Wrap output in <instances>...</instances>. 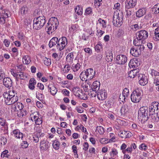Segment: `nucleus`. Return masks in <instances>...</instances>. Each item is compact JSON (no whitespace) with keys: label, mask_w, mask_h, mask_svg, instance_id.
Returning <instances> with one entry per match:
<instances>
[{"label":"nucleus","mask_w":159,"mask_h":159,"mask_svg":"<svg viewBox=\"0 0 159 159\" xmlns=\"http://www.w3.org/2000/svg\"><path fill=\"white\" fill-rule=\"evenodd\" d=\"M58 23V20L55 17H52L49 19L48 23V25L46 28L48 34H52L57 29Z\"/></svg>","instance_id":"1"},{"label":"nucleus","mask_w":159,"mask_h":159,"mask_svg":"<svg viewBox=\"0 0 159 159\" xmlns=\"http://www.w3.org/2000/svg\"><path fill=\"white\" fill-rule=\"evenodd\" d=\"M148 108L146 107H141L138 112V118L142 123H144L148 119Z\"/></svg>","instance_id":"2"},{"label":"nucleus","mask_w":159,"mask_h":159,"mask_svg":"<svg viewBox=\"0 0 159 159\" xmlns=\"http://www.w3.org/2000/svg\"><path fill=\"white\" fill-rule=\"evenodd\" d=\"M148 34L145 30H142L138 31L135 34V37L134 40L135 44L140 43V42H143L147 38Z\"/></svg>","instance_id":"3"},{"label":"nucleus","mask_w":159,"mask_h":159,"mask_svg":"<svg viewBox=\"0 0 159 159\" xmlns=\"http://www.w3.org/2000/svg\"><path fill=\"white\" fill-rule=\"evenodd\" d=\"M123 15L121 11H115L113 17V23L116 26H120L122 24Z\"/></svg>","instance_id":"4"},{"label":"nucleus","mask_w":159,"mask_h":159,"mask_svg":"<svg viewBox=\"0 0 159 159\" xmlns=\"http://www.w3.org/2000/svg\"><path fill=\"white\" fill-rule=\"evenodd\" d=\"M45 23V18L44 16L35 18L33 20V28L36 30H40L44 26Z\"/></svg>","instance_id":"5"},{"label":"nucleus","mask_w":159,"mask_h":159,"mask_svg":"<svg viewBox=\"0 0 159 159\" xmlns=\"http://www.w3.org/2000/svg\"><path fill=\"white\" fill-rule=\"evenodd\" d=\"M141 98V91L139 89L134 91L131 95V99L134 103L139 102Z\"/></svg>","instance_id":"6"},{"label":"nucleus","mask_w":159,"mask_h":159,"mask_svg":"<svg viewBox=\"0 0 159 159\" xmlns=\"http://www.w3.org/2000/svg\"><path fill=\"white\" fill-rule=\"evenodd\" d=\"M3 97L5 99V103L8 105L15 103L18 100V96L8 97L7 92H5L3 95Z\"/></svg>","instance_id":"7"},{"label":"nucleus","mask_w":159,"mask_h":159,"mask_svg":"<svg viewBox=\"0 0 159 159\" xmlns=\"http://www.w3.org/2000/svg\"><path fill=\"white\" fill-rule=\"evenodd\" d=\"M149 111L151 114L154 113L157 116L159 115V103L157 102H152L149 107Z\"/></svg>","instance_id":"8"},{"label":"nucleus","mask_w":159,"mask_h":159,"mask_svg":"<svg viewBox=\"0 0 159 159\" xmlns=\"http://www.w3.org/2000/svg\"><path fill=\"white\" fill-rule=\"evenodd\" d=\"M67 44V40L66 38L62 37L58 39V43L56 45L57 48L59 51H61L64 49Z\"/></svg>","instance_id":"9"},{"label":"nucleus","mask_w":159,"mask_h":159,"mask_svg":"<svg viewBox=\"0 0 159 159\" xmlns=\"http://www.w3.org/2000/svg\"><path fill=\"white\" fill-rule=\"evenodd\" d=\"M11 72L12 75L15 78L16 81H18L19 79L24 80L27 78L25 74L22 72H16L13 69H11Z\"/></svg>","instance_id":"10"},{"label":"nucleus","mask_w":159,"mask_h":159,"mask_svg":"<svg viewBox=\"0 0 159 159\" xmlns=\"http://www.w3.org/2000/svg\"><path fill=\"white\" fill-rule=\"evenodd\" d=\"M100 83L98 81H95L93 84L91 86V88L93 92H94L95 93H93H93H91L92 96L93 97H95L97 95V93L98 92L100 87Z\"/></svg>","instance_id":"11"},{"label":"nucleus","mask_w":159,"mask_h":159,"mask_svg":"<svg viewBox=\"0 0 159 159\" xmlns=\"http://www.w3.org/2000/svg\"><path fill=\"white\" fill-rule=\"evenodd\" d=\"M127 60L126 56L123 55H118L116 58V63L119 65H122L125 63Z\"/></svg>","instance_id":"12"},{"label":"nucleus","mask_w":159,"mask_h":159,"mask_svg":"<svg viewBox=\"0 0 159 159\" xmlns=\"http://www.w3.org/2000/svg\"><path fill=\"white\" fill-rule=\"evenodd\" d=\"M50 144L48 141L44 140L41 141L40 142V148L41 152H44L46 151L49 148Z\"/></svg>","instance_id":"13"},{"label":"nucleus","mask_w":159,"mask_h":159,"mask_svg":"<svg viewBox=\"0 0 159 159\" xmlns=\"http://www.w3.org/2000/svg\"><path fill=\"white\" fill-rule=\"evenodd\" d=\"M138 76L139 80V84L140 85L144 86L148 83V79L145 75L140 74Z\"/></svg>","instance_id":"14"},{"label":"nucleus","mask_w":159,"mask_h":159,"mask_svg":"<svg viewBox=\"0 0 159 159\" xmlns=\"http://www.w3.org/2000/svg\"><path fill=\"white\" fill-rule=\"evenodd\" d=\"M72 92L73 94L76 96L78 97L80 99H83V93L82 90L79 87H75L73 88Z\"/></svg>","instance_id":"15"},{"label":"nucleus","mask_w":159,"mask_h":159,"mask_svg":"<svg viewBox=\"0 0 159 159\" xmlns=\"http://www.w3.org/2000/svg\"><path fill=\"white\" fill-rule=\"evenodd\" d=\"M23 105L20 102H16L15 104L12 106L11 111L12 112L18 111L21 110L22 108Z\"/></svg>","instance_id":"16"},{"label":"nucleus","mask_w":159,"mask_h":159,"mask_svg":"<svg viewBox=\"0 0 159 159\" xmlns=\"http://www.w3.org/2000/svg\"><path fill=\"white\" fill-rule=\"evenodd\" d=\"M97 94L98 99L100 100H104L107 97V92L105 90H100L97 93Z\"/></svg>","instance_id":"17"},{"label":"nucleus","mask_w":159,"mask_h":159,"mask_svg":"<svg viewBox=\"0 0 159 159\" xmlns=\"http://www.w3.org/2000/svg\"><path fill=\"white\" fill-rule=\"evenodd\" d=\"M132 133L129 131H120L118 135L122 138H127L130 137L132 136Z\"/></svg>","instance_id":"18"},{"label":"nucleus","mask_w":159,"mask_h":159,"mask_svg":"<svg viewBox=\"0 0 159 159\" xmlns=\"http://www.w3.org/2000/svg\"><path fill=\"white\" fill-rule=\"evenodd\" d=\"M85 72L88 77V80H90L94 77L95 74V71L92 68L86 69Z\"/></svg>","instance_id":"19"},{"label":"nucleus","mask_w":159,"mask_h":159,"mask_svg":"<svg viewBox=\"0 0 159 159\" xmlns=\"http://www.w3.org/2000/svg\"><path fill=\"white\" fill-rule=\"evenodd\" d=\"M8 129L7 123L4 119L0 117V129L7 130Z\"/></svg>","instance_id":"20"},{"label":"nucleus","mask_w":159,"mask_h":159,"mask_svg":"<svg viewBox=\"0 0 159 159\" xmlns=\"http://www.w3.org/2000/svg\"><path fill=\"white\" fill-rule=\"evenodd\" d=\"M137 0H129L126 1L125 2V7L128 9L134 7L136 4Z\"/></svg>","instance_id":"21"},{"label":"nucleus","mask_w":159,"mask_h":159,"mask_svg":"<svg viewBox=\"0 0 159 159\" xmlns=\"http://www.w3.org/2000/svg\"><path fill=\"white\" fill-rule=\"evenodd\" d=\"M12 135L19 139H22L23 137V134L22 133L20 132V131L18 129H15L13 130Z\"/></svg>","instance_id":"22"},{"label":"nucleus","mask_w":159,"mask_h":159,"mask_svg":"<svg viewBox=\"0 0 159 159\" xmlns=\"http://www.w3.org/2000/svg\"><path fill=\"white\" fill-rule=\"evenodd\" d=\"M3 83L4 85L8 88L11 87L12 86V81L9 78H4L3 80Z\"/></svg>","instance_id":"23"},{"label":"nucleus","mask_w":159,"mask_h":159,"mask_svg":"<svg viewBox=\"0 0 159 159\" xmlns=\"http://www.w3.org/2000/svg\"><path fill=\"white\" fill-rule=\"evenodd\" d=\"M36 82L34 78L30 79L29 81L28 87L31 90H33L35 88V85L36 84Z\"/></svg>","instance_id":"24"},{"label":"nucleus","mask_w":159,"mask_h":159,"mask_svg":"<svg viewBox=\"0 0 159 159\" xmlns=\"http://www.w3.org/2000/svg\"><path fill=\"white\" fill-rule=\"evenodd\" d=\"M106 56V60L108 62L111 61L113 59V56L112 52L111 50H108L107 51Z\"/></svg>","instance_id":"25"},{"label":"nucleus","mask_w":159,"mask_h":159,"mask_svg":"<svg viewBox=\"0 0 159 159\" xmlns=\"http://www.w3.org/2000/svg\"><path fill=\"white\" fill-rule=\"evenodd\" d=\"M48 88L50 90L51 94L53 96L55 95L57 92V88L52 84L49 85Z\"/></svg>","instance_id":"26"},{"label":"nucleus","mask_w":159,"mask_h":159,"mask_svg":"<svg viewBox=\"0 0 159 159\" xmlns=\"http://www.w3.org/2000/svg\"><path fill=\"white\" fill-rule=\"evenodd\" d=\"M146 12V10L144 8L140 9L136 12V16L138 17H141L145 14Z\"/></svg>","instance_id":"27"},{"label":"nucleus","mask_w":159,"mask_h":159,"mask_svg":"<svg viewBox=\"0 0 159 159\" xmlns=\"http://www.w3.org/2000/svg\"><path fill=\"white\" fill-rule=\"evenodd\" d=\"M74 55L73 52H70L68 54L66 57V62L68 63H71L73 61Z\"/></svg>","instance_id":"28"},{"label":"nucleus","mask_w":159,"mask_h":159,"mask_svg":"<svg viewBox=\"0 0 159 159\" xmlns=\"http://www.w3.org/2000/svg\"><path fill=\"white\" fill-rule=\"evenodd\" d=\"M58 43V38L56 37H53L50 41L49 46L50 48H52L55 45Z\"/></svg>","instance_id":"29"},{"label":"nucleus","mask_w":159,"mask_h":159,"mask_svg":"<svg viewBox=\"0 0 159 159\" xmlns=\"http://www.w3.org/2000/svg\"><path fill=\"white\" fill-rule=\"evenodd\" d=\"M137 71L138 70H137V69H135L132 70L129 72L128 73L129 77L130 78H133L135 77V76H136L137 75H139Z\"/></svg>","instance_id":"30"},{"label":"nucleus","mask_w":159,"mask_h":159,"mask_svg":"<svg viewBox=\"0 0 159 159\" xmlns=\"http://www.w3.org/2000/svg\"><path fill=\"white\" fill-rule=\"evenodd\" d=\"M143 43V42H140L139 44L138 43V44L137 45V43L136 44H135V43H134V41H133L134 44L135 46H137L136 48L138 50V51L139 50L140 51L139 52L140 53V54L141 53V52L144 50V46L142 44Z\"/></svg>","instance_id":"31"},{"label":"nucleus","mask_w":159,"mask_h":159,"mask_svg":"<svg viewBox=\"0 0 159 159\" xmlns=\"http://www.w3.org/2000/svg\"><path fill=\"white\" fill-rule=\"evenodd\" d=\"M75 12L78 15H81L83 14V9L82 7L79 6L78 5L75 8Z\"/></svg>","instance_id":"32"},{"label":"nucleus","mask_w":159,"mask_h":159,"mask_svg":"<svg viewBox=\"0 0 159 159\" xmlns=\"http://www.w3.org/2000/svg\"><path fill=\"white\" fill-rule=\"evenodd\" d=\"M129 110L126 104L123 105L120 109V111L121 115H124L127 113Z\"/></svg>","instance_id":"33"},{"label":"nucleus","mask_w":159,"mask_h":159,"mask_svg":"<svg viewBox=\"0 0 159 159\" xmlns=\"http://www.w3.org/2000/svg\"><path fill=\"white\" fill-rule=\"evenodd\" d=\"M131 54L133 56L135 57H138L140 53L138 51V50L136 48L135 49L134 48H132L130 51Z\"/></svg>","instance_id":"34"},{"label":"nucleus","mask_w":159,"mask_h":159,"mask_svg":"<svg viewBox=\"0 0 159 159\" xmlns=\"http://www.w3.org/2000/svg\"><path fill=\"white\" fill-rule=\"evenodd\" d=\"M31 61L30 57L27 55L24 56L22 58L23 63L26 65H28L29 64Z\"/></svg>","instance_id":"35"},{"label":"nucleus","mask_w":159,"mask_h":159,"mask_svg":"<svg viewBox=\"0 0 159 159\" xmlns=\"http://www.w3.org/2000/svg\"><path fill=\"white\" fill-rule=\"evenodd\" d=\"M86 74L85 71H83L80 74V78L82 81H86L88 80V77Z\"/></svg>","instance_id":"36"},{"label":"nucleus","mask_w":159,"mask_h":159,"mask_svg":"<svg viewBox=\"0 0 159 159\" xmlns=\"http://www.w3.org/2000/svg\"><path fill=\"white\" fill-rule=\"evenodd\" d=\"M39 115V113L38 112H34L32 114H31L30 115V118L31 120L33 121L34 120L35 121V120L38 118V117Z\"/></svg>","instance_id":"37"},{"label":"nucleus","mask_w":159,"mask_h":159,"mask_svg":"<svg viewBox=\"0 0 159 159\" xmlns=\"http://www.w3.org/2000/svg\"><path fill=\"white\" fill-rule=\"evenodd\" d=\"M137 61H135L134 59H132L130 61L129 64V65L130 68H134L138 66V64L136 62Z\"/></svg>","instance_id":"38"},{"label":"nucleus","mask_w":159,"mask_h":159,"mask_svg":"<svg viewBox=\"0 0 159 159\" xmlns=\"http://www.w3.org/2000/svg\"><path fill=\"white\" fill-rule=\"evenodd\" d=\"M9 12L8 11L3 10L0 12V16L4 18H7L9 17Z\"/></svg>","instance_id":"39"},{"label":"nucleus","mask_w":159,"mask_h":159,"mask_svg":"<svg viewBox=\"0 0 159 159\" xmlns=\"http://www.w3.org/2000/svg\"><path fill=\"white\" fill-rule=\"evenodd\" d=\"M118 152L117 150L114 148L111 149V151L110 152V156L112 157H115L117 155Z\"/></svg>","instance_id":"40"},{"label":"nucleus","mask_w":159,"mask_h":159,"mask_svg":"<svg viewBox=\"0 0 159 159\" xmlns=\"http://www.w3.org/2000/svg\"><path fill=\"white\" fill-rule=\"evenodd\" d=\"M81 65L80 63H78L76 64H73L72 69L74 72H76L78 71L80 68Z\"/></svg>","instance_id":"41"},{"label":"nucleus","mask_w":159,"mask_h":159,"mask_svg":"<svg viewBox=\"0 0 159 159\" xmlns=\"http://www.w3.org/2000/svg\"><path fill=\"white\" fill-rule=\"evenodd\" d=\"M96 131L100 134H102L104 132V129L103 127L101 126H98L96 128Z\"/></svg>","instance_id":"42"},{"label":"nucleus","mask_w":159,"mask_h":159,"mask_svg":"<svg viewBox=\"0 0 159 159\" xmlns=\"http://www.w3.org/2000/svg\"><path fill=\"white\" fill-rule=\"evenodd\" d=\"M8 97H14V96H18L16 92L14 90H10L8 93Z\"/></svg>","instance_id":"43"},{"label":"nucleus","mask_w":159,"mask_h":159,"mask_svg":"<svg viewBox=\"0 0 159 159\" xmlns=\"http://www.w3.org/2000/svg\"><path fill=\"white\" fill-rule=\"evenodd\" d=\"M93 13V8L90 7L87 8L85 10L84 15L85 16L92 14Z\"/></svg>","instance_id":"44"},{"label":"nucleus","mask_w":159,"mask_h":159,"mask_svg":"<svg viewBox=\"0 0 159 159\" xmlns=\"http://www.w3.org/2000/svg\"><path fill=\"white\" fill-rule=\"evenodd\" d=\"M110 139L108 140L109 143L115 142L116 141L115 135L113 133H110Z\"/></svg>","instance_id":"45"},{"label":"nucleus","mask_w":159,"mask_h":159,"mask_svg":"<svg viewBox=\"0 0 159 159\" xmlns=\"http://www.w3.org/2000/svg\"><path fill=\"white\" fill-rule=\"evenodd\" d=\"M44 63L47 66H49L51 63V60L50 58L45 57L43 59Z\"/></svg>","instance_id":"46"},{"label":"nucleus","mask_w":159,"mask_h":159,"mask_svg":"<svg viewBox=\"0 0 159 159\" xmlns=\"http://www.w3.org/2000/svg\"><path fill=\"white\" fill-rule=\"evenodd\" d=\"M70 70V66L69 65H66L64 67L62 70V72L63 74L67 73Z\"/></svg>","instance_id":"47"},{"label":"nucleus","mask_w":159,"mask_h":159,"mask_svg":"<svg viewBox=\"0 0 159 159\" xmlns=\"http://www.w3.org/2000/svg\"><path fill=\"white\" fill-rule=\"evenodd\" d=\"M82 85L85 91L87 92L88 91L89 88L90 87V84L85 82L84 84H83Z\"/></svg>","instance_id":"48"},{"label":"nucleus","mask_w":159,"mask_h":159,"mask_svg":"<svg viewBox=\"0 0 159 159\" xmlns=\"http://www.w3.org/2000/svg\"><path fill=\"white\" fill-rule=\"evenodd\" d=\"M151 117L152 121L154 122H157L159 121V115L157 116L155 113L153 114H151Z\"/></svg>","instance_id":"49"},{"label":"nucleus","mask_w":159,"mask_h":159,"mask_svg":"<svg viewBox=\"0 0 159 159\" xmlns=\"http://www.w3.org/2000/svg\"><path fill=\"white\" fill-rule=\"evenodd\" d=\"M8 153V151L7 150H5L3 151L1 154V157L2 158L9 157L10 156L7 154Z\"/></svg>","instance_id":"50"},{"label":"nucleus","mask_w":159,"mask_h":159,"mask_svg":"<svg viewBox=\"0 0 159 159\" xmlns=\"http://www.w3.org/2000/svg\"><path fill=\"white\" fill-rule=\"evenodd\" d=\"M28 9L26 7H22L21 8L20 12L22 15H24L26 14L27 12Z\"/></svg>","instance_id":"51"},{"label":"nucleus","mask_w":159,"mask_h":159,"mask_svg":"<svg viewBox=\"0 0 159 159\" xmlns=\"http://www.w3.org/2000/svg\"><path fill=\"white\" fill-rule=\"evenodd\" d=\"M102 47V45L100 42H98L95 46V48L97 52H99L100 51L101 48Z\"/></svg>","instance_id":"52"},{"label":"nucleus","mask_w":159,"mask_h":159,"mask_svg":"<svg viewBox=\"0 0 159 159\" xmlns=\"http://www.w3.org/2000/svg\"><path fill=\"white\" fill-rule=\"evenodd\" d=\"M7 142V139L5 138L2 136H0V143L2 145H5Z\"/></svg>","instance_id":"53"},{"label":"nucleus","mask_w":159,"mask_h":159,"mask_svg":"<svg viewBox=\"0 0 159 159\" xmlns=\"http://www.w3.org/2000/svg\"><path fill=\"white\" fill-rule=\"evenodd\" d=\"M29 145L28 143L26 141H22L20 144V147L22 148H27Z\"/></svg>","instance_id":"54"},{"label":"nucleus","mask_w":159,"mask_h":159,"mask_svg":"<svg viewBox=\"0 0 159 159\" xmlns=\"http://www.w3.org/2000/svg\"><path fill=\"white\" fill-rule=\"evenodd\" d=\"M72 149L73 150V152H74V155L76 156V158H78V155L77 153V147L75 145H73L72 147Z\"/></svg>","instance_id":"55"},{"label":"nucleus","mask_w":159,"mask_h":159,"mask_svg":"<svg viewBox=\"0 0 159 159\" xmlns=\"http://www.w3.org/2000/svg\"><path fill=\"white\" fill-rule=\"evenodd\" d=\"M77 26L76 24H73L71 25L70 27L69 28V29L72 32H75L76 31Z\"/></svg>","instance_id":"56"},{"label":"nucleus","mask_w":159,"mask_h":159,"mask_svg":"<svg viewBox=\"0 0 159 159\" xmlns=\"http://www.w3.org/2000/svg\"><path fill=\"white\" fill-rule=\"evenodd\" d=\"M53 148L56 150L58 149L59 148V142L57 141H54L52 144Z\"/></svg>","instance_id":"57"},{"label":"nucleus","mask_w":159,"mask_h":159,"mask_svg":"<svg viewBox=\"0 0 159 159\" xmlns=\"http://www.w3.org/2000/svg\"><path fill=\"white\" fill-rule=\"evenodd\" d=\"M98 22L99 23L102 25V27H106V23L105 21L103 20H102L101 18H100L98 20Z\"/></svg>","instance_id":"58"},{"label":"nucleus","mask_w":159,"mask_h":159,"mask_svg":"<svg viewBox=\"0 0 159 159\" xmlns=\"http://www.w3.org/2000/svg\"><path fill=\"white\" fill-rule=\"evenodd\" d=\"M5 73L2 68L0 67V80L5 77Z\"/></svg>","instance_id":"59"},{"label":"nucleus","mask_w":159,"mask_h":159,"mask_svg":"<svg viewBox=\"0 0 159 159\" xmlns=\"http://www.w3.org/2000/svg\"><path fill=\"white\" fill-rule=\"evenodd\" d=\"M100 142L102 144H106L109 143L108 139L106 138H103L100 139Z\"/></svg>","instance_id":"60"},{"label":"nucleus","mask_w":159,"mask_h":159,"mask_svg":"<svg viewBox=\"0 0 159 159\" xmlns=\"http://www.w3.org/2000/svg\"><path fill=\"white\" fill-rule=\"evenodd\" d=\"M154 13L155 14H157L159 13V4H157L155 5L154 7Z\"/></svg>","instance_id":"61"},{"label":"nucleus","mask_w":159,"mask_h":159,"mask_svg":"<svg viewBox=\"0 0 159 159\" xmlns=\"http://www.w3.org/2000/svg\"><path fill=\"white\" fill-rule=\"evenodd\" d=\"M129 111H130L133 109L134 108V104L131 103H129L128 104H126Z\"/></svg>","instance_id":"62"},{"label":"nucleus","mask_w":159,"mask_h":159,"mask_svg":"<svg viewBox=\"0 0 159 159\" xmlns=\"http://www.w3.org/2000/svg\"><path fill=\"white\" fill-rule=\"evenodd\" d=\"M120 3H117L114 4L113 9L116 10V11H121L120 10Z\"/></svg>","instance_id":"63"},{"label":"nucleus","mask_w":159,"mask_h":159,"mask_svg":"<svg viewBox=\"0 0 159 159\" xmlns=\"http://www.w3.org/2000/svg\"><path fill=\"white\" fill-rule=\"evenodd\" d=\"M84 51L86 53L88 54L89 55H92V51L91 49L89 48H84Z\"/></svg>","instance_id":"64"}]
</instances>
